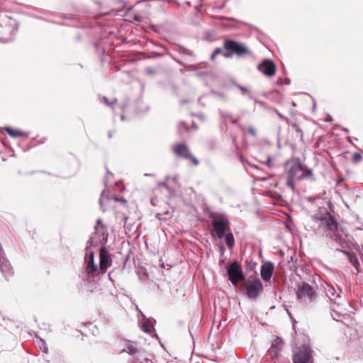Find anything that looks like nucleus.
<instances>
[{
    "label": "nucleus",
    "mask_w": 363,
    "mask_h": 363,
    "mask_svg": "<svg viewBox=\"0 0 363 363\" xmlns=\"http://www.w3.org/2000/svg\"><path fill=\"white\" fill-rule=\"evenodd\" d=\"M318 230L325 234V236L334 241L340 247L345 249L349 247L348 242L343 238V230L339 228L337 223L332 214L325 208H319V211L313 216Z\"/></svg>",
    "instance_id": "obj_1"
},
{
    "label": "nucleus",
    "mask_w": 363,
    "mask_h": 363,
    "mask_svg": "<svg viewBox=\"0 0 363 363\" xmlns=\"http://www.w3.org/2000/svg\"><path fill=\"white\" fill-rule=\"evenodd\" d=\"M295 294L297 302L306 307L314 306L318 298L317 287L303 281L297 283Z\"/></svg>",
    "instance_id": "obj_2"
},
{
    "label": "nucleus",
    "mask_w": 363,
    "mask_h": 363,
    "mask_svg": "<svg viewBox=\"0 0 363 363\" xmlns=\"http://www.w3.org/2000/svg\"><path fill=\"white\" fill-rule=\"evenodd\" d=\"M211 218L213 230L219 239L223 238L225 233L230 231V222L225 215L214 213Z\"/></svg>",
    "instance_id": "obj_3"
},
{
    "label": "nucleus",
    "mask_w": 363,
    "mask_h": 363,
    "mask_svg": "<svg viewBox=\"0 0 363 363\" xmlns=\"http://www.w3.org/2000/svg\"><path fill=\"white\" fill-rule=\"evenodd\" d=\"M240 288V290L245 291V294L249 298L255 299L262 292L263 284L257 278L251 282L242 284Z\"/></svg>",
    "instance_id": "obj_4"
},
{
    "label": "nucleus",
    "mask_w": 363,
    "mask_h": 363,
    "mask_svg": "<svg viewBox=\"0 0 363 363\" xmlns=\"http://www.w3.org/2000/svg\"><path fill=\"white\" fill-rule=\"evenodd\" d=\"M94 229L96 236H91L88 240V244L96 245L98 243L106 242L108 240V234L101 218L97 220Z\"/></svg>",
    "instance_id": "obj_5"
},
{
    "label": "nucleus",
    "mask_w": 363,
    "mask_h": 363,
    "mask_svg": "<svg viewBox=\"0 0 363 363\" xmlns=\"http://www.w3.org/2000/svg\"><path fill=\"white\" fill-rule=\"evenodd\" d=\"M227 274L228 279L235 286L238 285L239 281H245V276L241 265L238 261H234L230 264L227 268Z\"/></svg>",
    "instance_id": "obj_6"
},
{
    "label": "nucleus",
    "mask_w": 363,
    "mask_h": 363,
    "mask_svg": "<svg viewBox=\"0 0 363 363\" xmlns=\"http://www.w3.org/2000/svg\"><path fill=\"white\" fill-rule=\"evenodd\" d=\"M223 47L225 50L235 54L238 57H242L245 55H251V51L242 43L233 40L225 39Z\"/></svg>",
    "instance_id": "obj_7"
},
{
    "label": "nucleus",
    "mask_w": 363,
    "mask_h": 363,
    "mask_svg": "<svg viewBox=\"0 0 363 363\" xmlns=\"http://www.w3.org/2000/svg\"><path fill=\"white\" fill-rule=\"evenodd\" d=\"M312 352L313 350L309 346L303 345L299 351L294 354V363H313Z\"/></svg>",
    "instance_id": "obj_8"
},
{
    "label": "nucleus",
    "mask_w": 363,
    "mask_h": 363,
    "mask_svg": "<svg viewBox=\"0 0 363 363\" xmlns=\"http://www.w3.org/2000/svg\"><path fill=\"white\" fill-rule=\"evenodd\" d=\"M112 264V258L105 247H101L99 251V272L105 273L107 269Z\"/></svg>",
    "instance_id": "obj_9"
},
{
    "label": "nucleus",
    "mask_w": 363,
    "mask_h": 363,
    "mask_svg": "<svg viewBox=\"0 0 363 363\" xmlns=\"http://www.w3.org/2000/svg\"><path fill=\"white\" fill-rule=\"evenodd\" d=\"M90 244L87 243L86 252L88 255L86 267V272L92 276L99 274V267L94 262V252L89 250Z\"/></svg>",
    "instance_id": "obj_10"
},
{
    "label": "nucleus",
    "mask_w": 363,
    "mask_h": 363,
    "mask_svg": "<svg viewBox=\"0 0 363 363\" xmlns=\"http://www.w3.org/2000/svg\"><path fill=\"white\" fill-rule=\"evenodd\" d=\"M174 152L179 157L190 160L194 165L199 164V160L191 154L188 147L183 143L176 145L174 148Z\"/></svg>",
    "instance_id": "obj_11"
},
{
    "label": "nucleus",
    "mask_w": 363,
    "mask_h": 363,
    "mask_svg": "<svg viewBox=\"0 0 363 363\" xmlns=\"http://www.w3.org/2000/svg\"><path fill=\"white\" fill-rule=\"evenodd\" d=\"M258 69L266 76L272 77L276 72V66L273 61L265 59L258 65Z\"/></svg>",
    "instance_id": "obj_12"
},
{
    "label": "nucleus",
    "mask_w": 363,
    "mask_h": 363,
    "mask_svg": "<svg viewBox=\"0 0 363 363\" xmlns=\"http://www.w3.org/2000/svg\"><path fill=\"white\" fill-rule=\"evenodd\" d=\"M283 349V342L281 339L277 337L272 342L270 348L268 350V354L274 359L280 356V353Z\"/></svg>",
    "instance_id": "obj_13"
},
{
    "label": "nucleus",
    "mask_w": 363,
    "mask_h": 363,
    "mask_svg": "<svg viewBox=\"0 0 363 363\" xmlns=\"http://www.w3.org/2000/svg\"><path fill=\"white\" fill-rule=\"evenodd\" d=\"M303 167L300 161L294 163L288 172V177L297 179H304V174H301Z\"/></svg>",
    "instance_id": "obj_14"
},
{
    "label": "nucleus",
    "mask_w": 363,
    "mask_h": 363,
    "mask_svg": "<svg viewBox=\"0 0 363 363\" xmlns=\"http://www.w3.org/2000/svg\"><path fill=\"white\" fill-rule=\"evenodd\" d=\"M274 272V264L272 262H266L261 267V277L264 281H269Z\"/></svg>",
    "instance_id": "obj_15"
},
{
    "label": "nucleus",
    "mask_w": 363,
    "mask_h": 363,
    "mask_svg": "<svg viewBox=\"0 0 363 363\" xmlns=\"http://www.w3.org/2000/svg\"><path fill=\"white\" fill-rule=\"evenodd\" d=\"M341 293L342 291L340 289L338 288V291H337L333 286L328 285V289H326V295L331 301H334L335 304H339L336 299L340 298Z\"/></svg>",
    "instance_id": "obj_16"
},
{
    "label": "nucleus",
    "mask_w": 363,
    "mask_h": 363,
    "mask_svg": "<svg viewBox=\"0 0 363 363\" xmlns=\"http://www.w3.org/2000/svg\"><path fill=\"white\" fill-rule=\"evenodd\" d=\"M337 250H339V251L343 252L344 254L347 255L348 257L349 262L354 266V267L358 272V267H359V262L358 258L356 256V255L354 253L347 252L345 250H339V249H337Z\"/></svg>",
    "instance_id": "obj_17"
},
{
    "label": "nucleus",
    "mask_w": 363,
    "mask_h": 363,
    "mask_svg": "<svg viewBox=\"0 0 363 363\" xmlns=\"http://www.w3.org/2000/svg\"><path fill=\"white\" fill-rule=\"evenodd\" d=\"M133 363H153L151 359L146 357L144 352H141L133 357Z\"/></svg>",
    "instance_id": "obj_18"
},
{
    "label": "nucleus",
    "mask_w": 363,
    "mask_h": 363,
    "mask_svg": "<svg viewBox=\"0 0 363 363\" xmlns=\"http://www.w3.org/2000/svg\"><path fill=\"white\" fill-rule=\"evenodd\" d=\"M4 129L9 134V135L13 138H16V137L28 138V133L21 132V131L17 130H13L10 127H6Z\"/></svg>",
    "instance_id": "obj_19"
},
{
    "label": "nucleus",
    "mask_w": 363,
    "mask_h": 363,
    "mask_svg": "<svg viewBox=\"0 0 363 363\" xmlns=\"http://www.w3.org/2000/svg\"><path fill=\"white\" fill-rule=\"evenodd\" d=\"M123 352H126L130 355H133V357L138 355V354L141 353L136 345V344L134 343H130L128 344L126 347L123 350Z\"/></svg>",
    "instance_id": "obj_20"
},
{
    "label": "nucleus",
    "mask_w": 363,
    "mask_h": 363,
    "mask_svg": "<svg viewBox=\"0 0 363 363\" xmlns=\"http://www.w3.org/2000/svg\"><path fill=\"white\" fill-rule=\"evenodd\" d=\"M225 242L229 249H233L235 245V240L233 233L229 231L225 233Z\"/></svg>",
    "instance_id": "obj_21"
},
{
    "label": "nucleus",
    "mask_w": 363,
    "mask_h": 363,
    "mask_svg": "<svg viewBox=\"0 0 363 363\" xmlns=\"http://www.w3.org/2000/svg\"><path fill=\"white\" fill-rule=\"evenodd\" d=\"M220 116L223 119L230 120L231 121V123L233 124H238V119L234 118L230 113H228L226 111H221Z\"/></svg>",
    "instance_id": "obj_22"
},
{
    "label": "nucleus",
    "mask_w": 363,
    "mask_h": 363,
    "mask_svg": "<svg viewBox=\"0 0 363 363\" xmlns=\"http://www.w3.org/2000/svg\"><path fill=\"white\" fill-rule=\"evenodd\" d=\"M303 167L301 174H304L305 178H311L313 177V172L311 169H308L306 165L303 164Z\"/></svg>",
    "instance_id": "obj_23"
},
{
    "label": "nucleus",
    "mask_w": 363,
    "mask_h": 363,
    "mask_svg": "<svg viewBox=\"0 0 363 363\" xmlns=\"http://www.w3.org/2000/svg\"><path fill=\"white\" fill-rule=\"evenodd\" d=\"M237 86L241 90L242 94L243 95H247L249 99H253V97H252V94L250 93V91L247 89V88H246V87H245L243 86H241V85H237Z\"/></svg>",
    "instance_id": "obj_24"
},
{
    "label": "nucleus",
    "mask_w": 363,
    "mask_h": 363,
    "mask_svg": "<svg viewBox=\"0 0 363 363\" xmlns=\"http://www.w3.org/2000/svg\"><path fill=\"white\" fill-rule=\"evenodd\" d=\"M106 191L104 190L101 192V199L99 200L100 207H101V209L102 210L103 212L106 211V209L103 206V202H104L103 201H104V198H105V196H106Z\"/></svg>",
    "instance_id": "obj_25"
},
{
    "label": "nucleus",
    "mask_w": 363,
    "mask_h": 363,
    "mask_svg": "<svg viewBox=\"0 0 363 363\" xmlns=\"http://www.w3.org/2000/svg\"><path fill=\"white\" fill-rule=\"evenodd\" d=\"M362 159V157L361 155V154L358 153V152H355L353 156H352V162H354V163H357L359 162H360Z\"/></svg>",
    "instance_id": "obj_26"
},
{
    "label": "nucleus",
    "mask_w": 363,
    "mask_h": 363,
    "mask_svg": "<svg viewBox=\"0 0 363 363\" xmlns=\"http://www.w3.org/2000/svg\"><path fill=\"white\" fill-rule=\"evenodd\" d=\"M294 179V178H290L289 177H288L286 180V186L290 187L293 191H294L295 189L294 184L293 182Z\"/></svg>",
    "instance_id": "obj_27"
},
{
    "label": "nucleus",
    "mask_w": 363,
    "mask_h": 363,
    "mask_svg": "<svg viewBox=\"0 0 363 363\" xmlns=\"http://www.w3.org/2000/svg\"><path fill=\"white\" fill-rule=\"evenodd\" d=\"M101 101L104 102L106 106H112L114 103L116 102V99H114L111 103L109 102L108 99L106 96H103L101 99Z\"/></svg>",
    "instance_id": "obj_28"
},
{
    "label": "nucleus",
    "mask_w": 363,
    "mask_h": 363,
    "mask_svg": "<svg viewBox=\"0 0 363 363\" xmlns=\"http://www.w3.org/2000/svg\"><path fill=\"white\" fill-rule=\"evenodd\" d=\"M331 315H332L333 319H335L336 320H339L337 318L340 317V314L337 311H335L334 309H333Z\"/></svg>",
    "instance_id": "obj_29"
},
{
    "label": "nucleus",
    "mask_w": 363,
    "mask_h": 363,
    "mask_svg": "<svg viewBox=\"0 0 363 363\" xmlns=\"http://www.w3.org/2000/svg\"><path fill=\"white\" fill-rule=\"evenodd\" d=\"M160 186H164L166 188L169 192H172V189L169 188V186L167 184L166 182H162L159 183Z\"/></svg>",
    "instance_id": "obj_30"
},
{
    "label": "nucleus",
    "mask_w": 363,
    "mask_h": 363,
    "mask_svg": "<svg viewBox=\"0 0 363 363\" xmlns=\"http://www.w3.org/2000/svg\"><path fill=\"white\" fill-rule=\"evenodd\" d=\"M248 133L253 136L256 135V131L255 130V129L252 127L248 128Z\"/></svg>",
    "instance_id": "obj_31"
},
{
    "label": "nucleus",
    "mask_w": 363,
    "mask_h": 363,
    "mask_svg": "<svg viewBox=\"0 0 363 363\" xmlns=\"http://www.w3.org/2000/svg\"><path fill=\"white\" fill-rule=\"evenodd\" d=\"M113 177V174L110 172L109 171H107V175L106 177L104 184L106 186L107 185V180L109 179V177Z\"/></svg>",
    "instance_id": "obj_32"
},
{
    "label": "nucleus",
    "mask_w": 363,
    "mask_h": 363,
    "mask_svg": "<svg viewBox=\"0 0 363 363\" xmlns=\"http://www.w3.org/2000/svg\"><path fill=\"white\" fill-rule=\"evenodd\" d=\"M113 198L116 201H121L122 203H125L126 202L125 199L124 198H123V197L118 198L117 196H113Z\"/></svg>",
    "instance_id": "obj_33"
},
{
    "label": "nucleus",
    "mask_w": 363,
    "mask_h": 363,
    "mask_svg": "<svg viewBox=\"0 0 363 363\" xmlns=\"http://www.w3.org/2000/svg\"><path fill=\"white\" fill-rule=\"evenodd\" d=\"M265 165L269 167H271V157L269 156L266 162H264Z\"/></svg>",
    "instance_id": "obj_34"
},
{
    "label": "nucleus",
    "mask_w": 363,
    "mask_h": 363,
    "mask_svg": "<svg viewBox=\"0 0 363 363\" xmlns=\"http://www.w3.org/2000/svg\"><path fill=\"white\" fill-rule=\"evenodd\" d=\"M222 52H223V50H222V48H217L214 50V52H213L214 55H218V54H220V53H222Z\"/></svg>",
    "instance_id": "obj_35"
},
{
    "label": "nucleus",
    "mask_w": 363,
    "mask_h": 363,
    "mask_svg": "<svg viewBox=\"0 0 363 363\" xmlns=\"http://www.w3.org/2000/svg\"><path fill=\"white\" fill-rule=\"evenodd\" d=\"M145 72H146L148 74H154V70H153L151 67H146V68H145Z\"/></svg>",
    "instance_id": "obj_36"
},
{
    "label": "nucleus",
    "mask_w": 363,
    "mask_h": 363,
    "mask_svg": "<svg viewBox=\"0 0 363 363\" xmlns=\"http://www.w3.org/2000/svg\"><path fill=\"white\" fill-rule=\"evenodd\" d=\"M143 330L145 333H150V330L149 327L146 324H143Z\"/></svg>",
    "instance_id": "obj_37"
},
{
    "label": "nucleus",
    "mask_w": 363,
    "mask_h": 363,
    "mask_svg": "<svg viewBox=\"0 0 363 363\" xmlns=\"http://www.w3.org/2000/svg\"><path fill=\"white\" fill-rule=\"evenodd\" d=\"M277 113L278 116H279L281 119H282V120H284V121H287V118H286L283 114L280 113H279V112H278V111H277Z\"/></svg>",
    "instance_id": "obj_38"
},
{
    "label": "nucleus",
    "mask_w": 363,
    "mask_h": 363,
    "mask_svg": "<svg viewBox=\"0 0 363 363\" xmlns=\"http://www.w3.org/2000/svg\"><path fill=\"white\" fill-rule=\"evenodd\" d=\"M220 252L223 254L224 253V251H225V247L223 245H220Z\"/></svg>",
    "instance_id": "obj_39"
},
{
    "label": "nucleus",
    "mask_w": 363,
    "mask_h": 363,
    "mask_svg": "<svg viewBox=\"0 0 363 363\" xmlns=\"http://www.w3.org/2000/svg\"><path fill=\"white\" fill-rule=\"evenodd\" d=\"M247 164H248L250 167H253V168L258 169V167H257V165H255V164H251V163H250V162H247Z\"/></svg>",
    "instance_id": "obj_40"
},
{
    "label": "nucleus",
    "mask_w": 363,
    "mask_h": 363,
    "mask_svg": "<svg viewBox=\"0 0 363 363\" xmlns=\"http://www.w3.org/2000/svg\"><path fill=\"white\" fill-rule=\"evenodd\" d=\"M43 351H44V352H45V353H48V347H47V346H45V347H44V350H43Z\"/></svg>",
    "instance_id": "obj_41"
},
{
    "label": "nucleus",
    "mask_w": 363,
    "mask_h": 363,
    "mask_svg": "<svg viewBox=\"0 0 363 363\" xmlns=\"http://www.w3.org/2000/svg\"><path fill=\"white\" fill-rule=\"evenodd\" d=\"M284 83L286 84H290V79H285V82Z\"/></svg>",
    "instance_id": "obj_42"
},
{
    "label": "nucleus",
    "mask_w": 363,
    "mask_h": 363,
    "mask_svg": "<svg viewBox=\"0 0 363 363\" xmlns=\"http://www.w3.org/2000/svg\"><path fill=\"white\" fill-rule=\"evenodd\" d=\"M0 41L2 42V43H6L7 42L6 40H5V39H4L2 38H0Z\"/></svg>",
    "instance_id": "obj_43"
},
{
    "label": "nucleus",
    "mask_w": 363,
    "mask_h": 363,
    "mask_svg": "<svg viewBox=\"0 0 363 363\" xmlns=\"http://www.w3.org/2000/svg\"><path fill=\"white\" fill-rule=\"evenodd\" d=\"M223 55H224V57H230V54L225 53Z\"/></svg>",
    "instance_id": "obj_44"
},
{
    "label": "nucleus",
    "mask_w": 363,
    "mask_h": 363,
    "mask_svg": "<svg viewBox=\"0 0 363 363\" xmlns=\"http://www.w3.org/2000/svg\"><path fill=\"white\" fill-rule=\"evenodd\" d=\"M215 57H216V55H214V53L213 52V54L211 55V60H213Z\"/></svg>",
    "instance_id": "obj_45"
},
{
    "label": "nucleus",
    "mask_w": 363,
    "mask_h": 363,
    "mask_svg": "<svg viewBox=\"0 0 363 363\" xmlns=\"http://www.w3.org/2000/svg\"><path fill=\"white\" fill-rule=\"evenodd\" d=\"M108 137H109V138H111L112 137V133L111 132L108 133Z\"/></svg>",
    "instance_id": "obj_46"
},
{
    "label": "nucleus",
    "mask_w": 363,
    "mask_h": 363,
    "mask_svg": "<svg viewBox=\"0 0 363 363\" xmlns=\"http://www.w3.org/2000/svg\"><path fill=\"white\" fill-rule=\"evenodd\" d=\"M179 125H180V126H184V122H181V123H179Z\"/></svg>",
    "instance_id": "obj_47"
},
{
    "label": "nucleus",
    "mask_w": 363,
    "mask_h": 363,
    "mask_svg": "<svg viewBox=\"0 0 363 363\" xmlns=\"http://www.w3.org/2000/svg\"><path fill=\"white\" fill-rule=\"evenodd\" d=\"M145 176H154L153 174H145Z\"/></svg>",
    "instance_id": "obj_48"
},
{
    "label": "nucleus",
    "mask_w": 363,
    "mask_h": 363,
    "mask_svg": "<svg viewBox=\"0 0 363 363\" xmlns=\"http://www.w3.org/2000/svg\"><path fill=\"white\" fill-rule=\"evenodd\" d=\"M121 120H123L124 119V116L121 115Z\"/></svg>",
    "instance_id": "obj_49"
},
{
    "label": "nucleus",
    "mask_w": 363,
    "mask_h": 363,
    "mask_svg": "<svg viewBox=\"0 0 363 363\" xmlns=\"http://www.w3.org/2000/svg\"><path fill=\"white\" fill-rule=\"evenodd\" d=\"M328 120H329L330 121H332V118H331V116H329Z\"/></svg>",
    "instance_id": "obj_50"
},
{
    "label": "nucleus",
    "mask_w": 363,
    "mask_h": 363,
    "mask_svg": "<svg viewBox=\"0 0 363 363\" xmlns=\"http://www.w3.org/2000/svg\"><path fill=\"white\" fill-rule=\"evenodd\" d=\"M344 130L348 132V130L347 128H345Z\"/></svg>",
    "instance_id": "obj_51"
}]
</instances>
